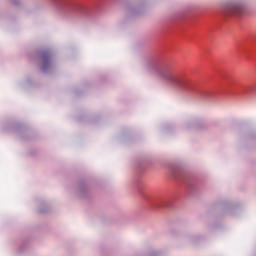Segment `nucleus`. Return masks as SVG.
Segmentation results:
<instances>
[{"mask_svg": "<svg viewBox=\"0 0 256 256\" xmlns=\"http://www.w3.org/2000/svg\"><path fill=\"white\" fill-rule=\"evenodd\" d=\"M166 81L172 85H179V78L175 74H167Z\"/></svg>", "mask_w": 256, "mask_h": 256, "instance_id": "1", "label": "nucleus"}, {"mask_svg": "<svg viewBox=\"0 0 256 256\" xmlns=\"http://www.w3.org/2000/svg\"><path fill=\"white\" fill-rule=\"evenodd\" d=\"M43 61H44V67L43 69H45L46 65H49V55L48 54H44L43 55Z\"/></svg>", "mask_w": 256, "mask_h": 256, "instance_id": "2", "label": "nucleus"}, {"mask_svg": "<svg viewBox=\"0 0 256 256\" xmlns=\"http://www.w3.org/2000/svg\"><path fill=\"white\" fill-rule=\"evenodd\" d=\"M234 11H235V13H241V8L236 7V8H234Z\"/></svg>", "mask_w": 256, "mask_h": 256, "instance_id": "3", "label": "nucleus"}, {"mask_svg": "<svg viewBox=\"0 0 256 256\" xmlns=\"http://www.w3.org/2000/svg\"><path fill=\"white\" fill-rule=\"evenodd\" d=\"M14 5H17V2H14Z\"/></svg>", "mask_w": 256, "mask_h": 256, "instance_id": "4", "label": "nucleus"}]
</instances>
